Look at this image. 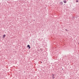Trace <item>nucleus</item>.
Masks as SVG:
<instances>
[{
	"label": "nucleus",
	"mask_w": 79,
	"mask_h": 79,
	"mask_svg": "<svg viewBox=\"0 0 79 79\" xmlns=\"http://www.w3.org/2000/svg\"><path fill=\"white\" fill-rule=\"evenodd\" d=\"M54 76V75H53L52 78H53V79H55V77H54V76Z\"/></svg>",
	"instance_id": "4"
},
{
	"label": "nucleus",
	"mask_w": 79,
	"mask_h": 79,
	"mask_svg": "<svg viewBox=\"0 0 79 79\" xmlns=\"http://www.w3.org/2000/svg\"><path fill=\"white\" fill-rule=\"evenodd\" d=\"M27 47H28V48H31V47H30V45H27Z\"/></svg>",
	"instance_id": "1"
},
{
	"label": "nucleus",
	"mask_w": 79,
	"mask_h": 79,
	"mask_svg": "<svg viewBox=\"0 0 79 79\" xmlns=\"http://www.w3.org/2000/svg\"><path fill=\"white\" fill-rule=\"evenodd\" d=\"M5 36H6L5 35H3V37H4L3 39H4V38H5Z\"/></svg>",
	"instance_id": "3"
},
{
	"label": "nucleus",
	"mask_w": 79,
	"mask_h": 79,
	"mask_svg": "<svg viewBox=\"0 0 79 79\" xmlns=\"http://www.w3.org/2000/svg\"><path fill=\"white\" fill-rule=\"evenodd\" d=\"M64 2V3H66V1L65 0L64 1H63Z\"/></svg>",
	"instance_id": "2"
},
{
	"label": "nucleus",
	"mask_w": 79,
	"mask_h": 79,
	"mask_svg": "<svg viewBox=\"0 0 79 79\" xmlns=\"http://www.w3.org/2000/svg\"><path fill=\"white\" fill-rule=\"evenodd\" d=\"M60 3L61 4V5H63V2H61Z\"/></svg>",
	"instance_id": "5"
},
{
	"label": "nucleus",
	"mask_w": 79,
	"mask_h": 79,
	"mask_svg": "<svg viewBox=\"0 0 79 79\" xmlns=\"http://www.w3.org/2000/svg\"><path fill=\"white\" fill-rule=\"evenodd\" d=\"M76 2H77H77H78V1L77 0V1H76Z\"/></svg>",
	"instance_id": "6"
}]
</instances>
